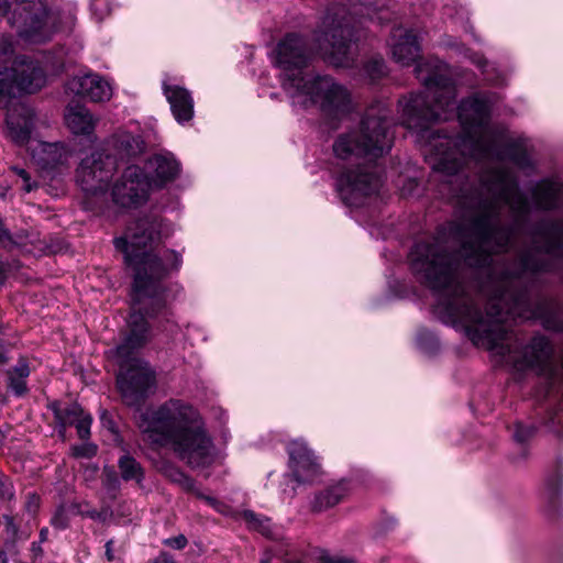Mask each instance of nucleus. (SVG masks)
<instances>
[{
    "mask_svg": "<svg viewBox=\"0 0 563 563\" xmlns=\"http://www.w3.org/2000/svg\"><path fill=\"white\" fill-rule=\"evenodd\" d=\"M494 96L475 93L461 101L455 111L462 132L455 139L430 130L423 140V154L441 183L440 192L456 198L472 209L465 222L449 224V235L460 244L456 253H448L439 238L418 244L439 245L442 253L465 265L488 263L495 254L506 252L515 234L530 212L528 198L519 191L518 180L505 166L483 169L478 185H471L462 166L475 162L510 161L520 168L530 166V158L518 141L508 140L503 129L493 126L490 108ZM417 243L413 245V247Z\"/></svg>",
    "mask_w": 563,
    "mask_h": 563,
    "instance_id": "nucleus-1",
    "label": "nucleus"
},
{
    "mask_svg": "<svg viewBox=\"0 0 563 563\" xmlns=\"http://www.w3.org/2000/svg\"><path fill=\"white\" fill-rule=\"evenodd\" d=\"M172 233L170 223L164 219L144 217L129 224L124 235L114 240L134 272L129 332L114 351L120 367L117 385L123 401L131 407L141 406L156 387L155 372L147 362L135 357L134 352L151 339L146 317L154 318L166 308L163 280L183 264L181 254L174 250H167L163 258L147 250Z\"/></svg>",
    "mask_w": 563,
    "mask_h": 563,
    "instance_id": "nucleus-2",
    "label": "nucleus"
},
{
    "mask_svg": "<svg viewBox=\"0 0 563 563\" xmlns=\"http://www.w3.org/2000/svg\"><path fill=\"white\" fill-rule=\"evenodd\" d=\"M390 113L385 102L377 101L367 108L357 129L340 134L333 143L335 188L346 206H362L382 185L374 162L391 150Z\"/></svg>",
    "mask_w": 563,
    "mask_h": 563,
    "instance_id": "nucleus-3",
    "label": "nucleus"
},
{
    "mask_svg": "<svg viewBox=\"0 0 563 563\" xmlns=\"http://www.w3.org/2000/svg\"><path fill=\"white\" fill-rule=\"evenodd\" d=\"M393 59L408 67L416 65L415 74L423 91L410 93L399 100L401 124L423 140L430 125L449 120L455 113L456 89L449 77L446 64L435 57L422 59L418 33L401 25L394 26L387 41Z\"/></svg>",
    "mask_w": 563,
    "mask_h": 563,
    "instance_id": "nucleus-4",
    "label": "nucleus"
},
{
    "mask_svg": "<svg viewBox=\"0 0 563 563\" xmlns=\"http://www.w3.org/2000/svg\"><path fill=\"white\" fill-rule=\"evenodd\" d=\"M312 57L303 37L287 34L274 51L280 84L292 108H317L329 119H340L354 109L351 91L330 75L306 70Z\"/></svg>",
    "mask_w": 563,
    "mask_h": 563,
    "instance_id": "nucleus-5",
    "label": "nucleus"
},
{
    "mask_svg": "<svg viewBox=\"0 0 563 563\" xmlns=\"http://www.w3.org/2000/svg\"><path fill=\"white\" fill-rule=\"evenodd\" d=\"M136 422L145 442L173 449L190 467H206L212 463V440L199 411L188 401L168 399L141 412Z\"/></svg>",
    "mask_w": 563,
    "mask_h": 563,
    "instance_id": "nucleus-6",
    "label": "nucleus"
},
{
    "mask_svg": "<svg viewBox=\"0 0 563 563\" xmlns=\"http://www.w3.org/2000/svg\"><path fill=\"white\" fill-rule=\"evenodd\" d=\"M8 1L0 0V18L8 13ZM0 108H8L5 136L18 145H30L35 128L33 109L22 102H13L20 93H33L44 87L46 75L37 62L25 56L13 58L14 45L11 36L0 42Z\"/></svg>",
    "mask_w": 563,
    "mask_h": 563,
    "instance_id": "nucleus-7",
    "label": "nucleus"
},
{
    "mask_svg": "<svg viewBox=\"0 0 563 563\" xmlns=\"http://www.w3.org/2000/svg\"><path fill=\"white\" fill-rule=\"evenodd\" d=\"M384 23L390 13L383 0H342L331 5L314 33L324 59L336 67H350L355 58L353 44L361 40L354 16Z\"/></svg>",
    "mask_w": 563,
    "mask_h": 563,
    "instance_id": "nucleus-8",
    "label": "nucleus"
},
{
    "mask_svg": "<svg viewBox=\"0 0 563 563\" xmlns=\"http://www.w3.org/2000/svg\"><path fill=\"white\" fill-rule=\"evenodd\" d=\"M9 22L22 40L33 44L49 41L59 29L58 14L44 0H15Z\"/></svg>",
    "mask_w": 563,
    "mask_h": 563,
    "instance_id": "nucleus-9",
    "label": "nucleus"
},
{
    "mask_svg": "<svg viewBox=\"0 0 563 563\" xmlns=\"http://www.w3.org/2000/svg\"><path fill=\"white\" fill-rule=\"evenodd\" d=\"M117 169L115 158L93 152L81 159L76 170V181L89 197L103 195Z\"/></svg>",
    "mask_w": 563,
    "mask_h": 563,
    "instance_id": "nucleus-10",
    "label": "nucleus"
},
{
    "mask_svg": "<svg viewBox=\"0 0 563 563\" xmlns=\"http://www.w3.org/2000/svg\"><path fill=\"white\" fill-rule=\"evenodd\" d=\"M151 188V181L141 167L128 166L112 186V202L122 210L137 209L147 201Z\"/></svg>",
    "mask_w": 563,
    "mask_h": 563,
    "instance_id": "nucleus-11",
    "label": "nucleus"
},
{
    "mask_svg": "<svg viewBox=\"0 0 563 563\" xmlns=\"http://www.w3.org/2000/svg\"><path fill=\"white\" fill-rule=\"evenodd\" d=\"M33 163L47 173L58 172L68 166L71 152L60 142L32 140L27 146Z\"/></svg>",
    "mask_w": 563,
    "mask_h": 563,
    "instance_id": "nucleus-12",
    "label": "nucleus"
},
{
    "mask_svg": "<svg viewBox=\"0 0 563 563\" xmlns=\"http://www.w3.org/2000/svg\"><path fill=\"white\" fill-rule=\"evenodd\" d=\"M289 467L298 483H310L320 474V464L302 440H294L287 446Z\"/></svg>",
    "mask_w": 563,
    "mask_h": 563,
    "instance_id": "nucleus-13",
    "label": "nucleus"
},
{
    "mask_svg": "<svg viewBox=\"0 0 563 563\" xmlns=\"http://www.w3.org/2000/svg\"><path fill=\"white\" fill-rule=\"evenodd\" d=\"M67 90L91 102H104L112 96V87L109 81L98 74H85L74 76L67 82Z\"/></svg>",
    "mask_w": 563,
    "mask_h": 563,
    "instance_id": "nucleus-14",
    "label": "nucleus"
},
{
    "mask_svg": "<svg viewBox=\"0 0 563 563\" xmlns=\"http://www.w3.org/2000/svg\"><path fill=\"white\" fill-rule=\"evenodd\" d=\"M145 169L151 187H163L177 178L180 163L172 153H158L146 161Z\"/></svg>",
    "mask_w": 563,
    "mask_h": 563,
    "instance_id": "nucleus-15",
    "label": "nucleus"
},
{
    "mask_svg": "<svg viewBox=\"0 0 563 563\" xmlns=\"http://www.w3.org/2000/svg\"><path fill=\"white\" fill-rule=\"evenodd\" d=\"M163 92L172 113L179 124H185L194 118V99L189 90L178 85L163 81Z\"/></svg>",
    "mask_w": 563,
    "mask_h": 563,
    "instance_id": "nucleus-16",
    "label": "nucleus"
},
{
    "mask_svg": "<svg viewBox=\"0 0 563 563\" xmlns=\"http://www.w3.org/2000/svg\"><path fill=\"white\" fill-rule=\"evenodd\" d=\"M65 121L74 134L89 136L93 133L98 119L85 106L76 103L67 107Z\"/></svg>",
    "mask_w": 563,
    "mask_h": 563,
    "instance_id": "nucleus-17",
    "label": "nucleus"
},
{
    "mask_svg": "<svg viewBox=\"0 0 563 563\" xmlns=\"http://www.w3.org/2000/svg\"><path fill=\"white\" fill-rule=\"evenodd\" d=\"M561 185L551 179H543L531 188V196L538 209L551 210L558 205Z\"/></svg>",
    "mask_w": 563,
    "mask_h": 563,
    "instance_id": "nucleus-18",
    "label": "nucleus"
},
{
    "mask_svg": "<svg viewBox=\"0 0 563 563\" xmlns=\"http://www.w3.org/2000/svg\"><path fill=\"white\" fill-rule=\"evenodd\" d=\"M110 143L115 148L117 155L121 159L137 156L144 151L145 146L141 136L133 135L125 131L115 133L111 137Z\"/></svg>",
    "mask_w": 563,
    "mask_h": 563,
    "instance_id": "nucleus-19",
    "label": "nucleus"
},
{
    "mask_svg": "<svg viewBox=\"0 0 563 563\" xmlns=\"http://www.w3.org/2000/svg\"><path fill=\"white\" fill-rule=\"evenodd\" d=\"M346 482H340L316 495L312 501L314 511H322L339 504L347 494Z\"/></svg>",
    "mask_w": 563,
    "mask_h": 563,
    "instance_id": "nucleus-20",
    "label": "nucleus"
},
{
    "mask_svg": "<svg viewBox=\"0 0 563 563\" xmlns=\"http://www.w3.org/2000/svg\"><path fill=\"white\" fill-rule=\"evenodd\" d=\"M37 238L33 233L21 232L12 235L3 228L0 220V245L7 250L19 249L23 252L31 253L33 251L30 245H34Z\"/></svg>",
    "mask_w": 563,
    "mask_h": 563,
    "instance_id": "nucleus-21",
    "label": "nucleus"
},
{
    "mask_svg": "<svg viewBox=\"0 0 563 563\" xmlns=\"http://www.w3.org/2000/svg\"><path fill=\"white\" fill-rule=\"evenodd\" d=\"M29 376V363L25 358H20L18 363L7 372L8 388L15 396H23L27 391L26 379Z\"/></svg>",
    "mask_w": 563,
    "mask_h": 563,
    "instance_id": "nucleus-22",
    "label": "nucleus"
},
{
    "mask_svg": "<svg viewBox=\"0 0 563 563\" xmlns=\"http://www.w3.org/2000/svg\"><path fill=\"white\" fill-rule=\"evenodd\" d=\"M121 478L125 482H135L142 485L144 481V470L140 462H137L130 454L122 455L118 461Z\"/></svg>",
    "mask_w": 563,
    "mask_h": 563,
    "instance_id": "nucleus-23",
    "label": "nucleus"
},
{
    "mask_svg": "<svg viewBox=\"0 0 563 563\" xmlns=\"http://www.w3.org/2000/svg\"><path fill=\"white\" fill-rule=\"evenodd\" d=\"M177 485H179L184 490L192 493L194 495H196L197 498L205 500L209 506H211L217 511L221 514H227L228 507L223 503L217 500L216 498L207 496L203 493H201L197 488L195 481L188 475L185 474L184 478H181V481L178 482Z\"/></svg>",
    "mask_w": 563,
    "mask_h": 563,
    "instance_id": "nucleus-24",
    "label": "nucleus"
},
{
    "mask_svg": "<svg viewBox=\"0 0 563 563\" xmlns=\"http://www.w3.org/2000/svg\"><path fill=\"white\" fill-rule=\"evenodd\" d=\"M310 559L314 563H353L352 561L345 560L338 555H332L328 550L321 548H314L309 553ZM285 563H303L301 560L286 555Z\"/></svg>",
    "mask_w": 563,
    "mask_h": 563,
    "instance_id": "nucleus-25",
    "label": "nucleus"
},
{
    "mask_svg": "<svg viewBox=\"0 0 563 563\" xmlns=\"http://www.w3.org/2000/svg\"><path fill=\"white\" fill-rule=\"evenodd\" d=\"M387 73V65L383 57H372L364 64V74L371 82L378 81L384 78Z\"/></svg>",
    "mask_w": 563,
    "mask_h": 563,
    "instance_id": "nucleus-26",
    "label": "nucleus"
},
{
    "mask_svg": "<svg viewBox=\"0 0 563 563\" xmlns=\"http://www.w3.org/2000/svg\"><path fill=\"white\" fill-rule=\"evenodd\" d=\"M82 408L78 404H71L64 409L56 411V417L63 428L74 426L84 415Z\"/></svg>",
    "mask_w": 563,
    "mask_h": 563,
    "instance_id": "nucleus-27",
    "label": "nucleus"
},
{
    "mask_svg": "<svg viewBox=\"0 0 563 563\" xmlns=\"http://www.w3.org/2000/svg\"><path fill=\"white\" fill-rule=\"evenodd\" d=\"M242 516L251 529L257 530L267 537L272 536L269 519L262 518L252 510H245Z\"/></svg>",
    "mask_w": 563,
    "mask_h": 563,
    "instance_id": "nucleus-28",
    "label": "nucleus"
},
{
    "mask_svg": "<svg viewBox=\"0 0 563 563\" xmlns=\"http://www.w3.org/2000/svg\"><path fill=\"white\" fill-rule=\"evenodd\" d=\"M77 514L82 517H88L98 522H106L112 517V511L109 507H103L100 510L90 508L88 504L77 506Z\"/></svg>",
    "mask_w": 563,
    "mask_h": 563,
    "instance_id": "nucleus-29",
    "label": "nucleus"
},
{
    "mask_svg": "<svg viewBox=\"0 0 563 563\" xmlns=\"http://www.w3.org/2000/svg\"><path fill=\"white\" fill-rule=\"evenodd\" d=\"M536 432V428L533 426H525L520 422H517L515 424V430H514V439L518 442V443H526L529 439H531L533 437Z\"/></svg>",
    "mask_w": 563,
    "mask_h": 563,
    "instance_id": "nucleus-30",
    "label": "nucleus"
},
{
    "mask_svg": "<svg viewBox=\"0 0 563 563\" xmlns=\"http://www.w3.org/2000/svg\"><path fill=\"white\" fill-rule=\"evenodd\" d=\"M90 10L97 21H102L111 12V8L106 0H91Z\"/></svg>",
    "mask_w": 563,
    "mask_h": 563,
    "instance_id": "nucleus-31",
    "label": "nucleus"
},
{
    "mask_svg": "<svg viewBox=\"0 0 563 563\" xmlns=\"http://www.w3.org/2000/svg\"><path fill=\"white\" fill-rule=\"evenodd\" d=\"M562 484H563V474L561 472H556L554 475L550 476L547 479L545 486H547V495H548L549 499H553L556 496L559 488L562 486Z\"/></svg>",
    "mask_w": 563,
    "mask_h": 563,
    "instance_id": "nucleus-32",
    "label": "nucleus"
},
{
    "mask_svg": "<svg viewBox=\"0 0 563 563\" xmlns=\"http://www.w3.org/2000/svg\"><path fill=\"white\" fill-rule=\"evenodd\" d=\"M51 525L59 530H64L69 525V518L64 506H59L51 519Z\"/></svg>",
    "mask_w": 563,
    "mask_h": 563,
    "instance_id": "nucleus-33",
    "label": "nucleus"
},
{
    "mask_svg": "<svg viewBox=\"0 0 563 563\" xmlns=\"http://www.w3.org/2000/svg\"><path fill=\"white\" fill-rule=\"evenodd\" d=\"M92 418L88 413H84L81 418L74 424L80 439H87L90 435V426Z\"/></svg>",
    "mask_w": 563,
    "mask_h": 563,
    "instance_id": "nucleus-34",
    "label": "nucleus"
},
{
    "mask_svg": "<svg viewBox=\"0 0 563 563\" xmlns=\"http://www.w3.org/2000/svg\"><path fill=\"white\" fill-rule=\"evenodd\" d=\"M11 169L16 176H19L22 179L23 189L25 192H31L32 190L37 188V184L31 180L30 174L24 168L13 166Z\"/></svg>",
    "mask_w": 563,
    "mask_h": 563,
    "instance_id": "nucleus-35",
    "label": "nucleus"
},
{
    "mask_svg": "<svg viewBox=\"0 0 563 563\" xmlns=\"http://www.w3.org/2000/svg\"><path fill=\"white\" fill-rule=\"evenodd\" d=\"M74 455L77 457H91L97 453V446L92 443H84L81 445L74 446Z\"/></svg>",
    "mask_w": 563,
    "mask_h": 563,
    "instance_id": "nucleus-36",
    "label": "nucleus"
},
{
    "mask_svg": "<svg viewBox=\"0 0 563 563\" xmlns=\"http://www.w3.org/2000/svg\"><path fill=\"white\" fill-rule=\"evenodd\" d=\"M163 472L164 475L175 484L180 482L185 476V473L180 468L173 465L165 466Z\"/></svg>",
    "mask_w": 563,
    "mask_h": 563,
    "instance_id": "nucleus-37",
    "label": "nucleus"
},
{
    "mask_svg": "<svg viewBox=\"0 0 563 563\" xmlns=\"http://www.w3.org/2000/svg\"><path fill=\"white\" fill-rule=\"evenodd\" d=\"M466 57L470 59L472 64H474L479 69H482L483 73H485V67L488 65V62L481 53L467 51Z\"/></svg>",
    "mask_w": 563,
    "mask_h": 563,
    "instance_id": "nucleus-38",
    "label": "nucleus"
},
{
    "mask_svg": "<svg viewBox=\"0 0 563 563\" xmlns=\"http://www.w3.org/2000/svg\"><path fill=\"white\" fill-rule=\"evenodd\" d=\"M13 496L10 481L0 474V499H10Z\"/></svg>",
    "mask_w": 563,
    "mask_h": 563,
    "instance_id": "nucleus-39",
    "label": "nucleus"
},
{
    "mask_svg": "<svg viewBox=\"0 0 563 563\" xmlns=\"http://www.w3.org/2000/svg\"><path fill=\"white\" fill-rule=\"evenodd\" d=\"M164 543L173 549L181 550L187 545V539L184 534L166 539Z\"/></svg>",
    "mask_w": 563,
    "mask_h": 563,
    "instance_id": "nucleus-40",
    "label": "nucleus"
},
{
    "mask_svg": "<svg viewBox=\"0 0 563 563\" xmlns=\"http://www.w3.org/2000/svg\"><path fill=\"white\" fill-rule=\"evenodd\" d=\"M418 342L422 347H427V343H430V346H433L435 344V338L429 331H421L418 334Z\"/></svg>",
    "mask_w": 563,
    "mask_h": 563,
    "instance_id": "nucleus-41",
    "label": "nucleus"
},
{
    "mask_svg": "<svg viewBox=\"0 0 563 563\" xmlns=\"http://www.w3.org/2000/svg\"><path fill=\"white\" fill-rule=\"evenodd\" d=\"M153 563H175L172 555L168 553H161Z\"/></svg>",
    "mask_w": 563,
    "mask_h": 563,
    "instance_id": "nucleus-42",
    "label": "nucleus"
},
{
    "mask_svg": "<svg viewBox=\"0 0 563 563\" xmlns=\"http://www.w3.org/2000/svg\"><path fill=\"white\" fill-rule=\"evenodd\" d=\"M38 498L35 495L30 496V500L27 503V509L30 511H35L37 508Z\"/></svg>",
    "mask_w": 563,
    "mask_h": 563,
    "instance_id": "nucleus-43",
    "label": "nucleus"
},
{
    "mask_svg": "<svg viewBox=\"0 0 563 563\" xmlns=\"http://www.w3.org/2000/svg\"><path fill=\"white\" fill-rule=\"evenodd\" d=\"M112 545H113V541L112 540H109L106 543V556H107V559L109 561H112L114 559L113 552H112Z\"/></svg>",
    "mask_w": 563,
    "mask_h": 563,
    "instance_id": "nucleus-44",
    "label": "nucleus"
},
{
    "mask_svg": "<svg viewBox=\"0 0 563 563\" xmlns=\"http://www.w3.org/2000/svg\"><path fill=\"white\" fill-rule=\"evenodd\" d=\"M9 361L8 350L0 345V365L5 364Z\"/></svg>",
    "mask_w": 563,
    "mask_h": 563,
    "instance_id": "nucleus-45",
    "label": "nucleus"
},
{
    "mask_svg": "<svg viewBox=\"0 0 563 563\" xmlns=\"http://www.w3.org/2000/svg\"><path fill=\"white\" fill-rule=\"evenodd\" d=\"M7 531L9 533H11L12 536H15V533H16V527H15L12 518H7Z\"/></svg>",
    "mask_w": 563,
    "mask_h": 563,
    "instance_id": "nucleus-46",
    "label": "nucleus"
},
{
    "mask_svg": "<svg viewBox=\"0 0 563 563\" xmlns=\"http://www.w3.org/2000/svg\"><path fill=\"white\" fill-rule=\"evenodd\" d=\"M32 552L35 554V555H41L42 554V548H41V543L40 542H33L32 543Z\"/></svg>",
    "mask_w": 563,
    "mask_h": 563,
    "instance_id": "nucleus-47",
    "label": "nucleus"
},
{
    "mask_svg": "<svg viewBox=\"0 0 563 563\" xmlns=\"http://www.w3.org/2000/svg\"><path fill=\"white\" fill-rule=\"evenodd\" d=\"M47 537H48V529L42 528L40 531V543L45 542L47 540Z\"/></svg>",
    "mask_w": 563,
    "mask_h": 563,
    "instance_id": "nucleus-48",
    "label": "nucleus"
},
{
    "mask_svg": "<svg viewBox=\"0 0 563 563\" xmlns=\"http://www.w3.org/2000/svg\"><path fill=\"white\" fill-rule=\"evenodd\" d=\"M0 562L1 563H8L7 552L4 550L0 551Z\"/></svg>",
    "mask_w": 563,
    "mask_h": 563,
    "instance_id": "nucleus-49",
    "label": "nucleus"
},
{
    "mask_svg": "<svg viewBox=\"0 0 563 563\" xmlns=\"http://www.w3.org/2000/svg\"><path fill=\"white\" fill-rule=\"evenodd\" d=\"M8 194V188H0V200H4Z\"/></svg>",
    "mask_w": 563,
    "mask_h": 563,
    "instance_id": "nucleus-50",
    "label": "nucleus"
},
{
    "mask_svg": "<svg viewBox=\"0 0 563 563\" xmlns=\"http://www.w3.org/2000/svg\"><path fill=\"white\" fill-rule=\"evenodd\" d=\"M261 563H271V558L266 556L261 560Z\"/></svg>",
    "mask_w": 563,
    "mask_h": 563,
    "instance_id": "nucleus-51",
    "label": "nucleus"
},
{
    "mask_svg": "<svg viewBox=\"0 0 563 563\" xmlns=\"http://www.w3.org/2000/svg\"><path fill=\"white\" fill-rule=\"evenodd\" d=\"M3 273V264L2 262L0 261V274Z\"/></svg>",
    "mask_w": 563,
    "mask_h": 563,
    "instance_id": "nucleus-52",
    "label": "nucleus"
}]
</instances>
